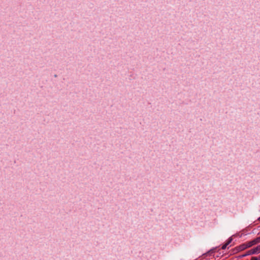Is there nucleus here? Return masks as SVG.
Returning a JSON list of instances; mask_svg holds the SVG:
<instances>
[{
  "label": "nucleus",
  "instance_id": "nucleus-1",
  "mask_svg": "<svg viewBox=\"0 0 260 260\" xmlns=\"http://www.w3.org/2000/svg\"><path fill=\"white\" fill-rule=\"evenodd\" d=\"M232 238H230L228 241L224 244H223L222 246V247L221 248L222 249H225L226 248L227 246L231 243L232 241Z\"/></svg>",
  "mask_w": 260,
  "mask_h": 260
},
{
  "label": "nucleus",
  "instance_id": "nucleus-2",
  "mask_svg": "<svg viewBox=\"0 0 260 260\" xmlns=\"http://www.w3.org/2000/svg\"><path fill=\"white\" fill-rule=\"evenodd\" d=\"M247 245L245 243H244L241 245H240L238 247V250H239V251H242V250H243L246 248H247Z\"/></svg>",
  "mask_w": 260,
  "mask_h": 260
},
{
  "label": "nucleus",
  "instance_id": "nucleus-3",
  "mask_svg": "<svg viewBox=\"0 0 260 260\" xmlns=\"http://www.w3.org/2000/svg\"><path fill=\"white\" fill-rule=\"evenodd\" d=\"M247 246L248 248L250 247L251 246L255 245V242H254V240L247 242L246 243Z\"/></svg>",
  "mask_w": 260,
  "mask_h": 260
},
{
  "label": "nucleus",
  "instance_id": "nucleus-4",
  "mask_svg": "<svg viewBox=\"0 0 260 260\" xmlns=\"http://www.w3.org/2000/svg\"><path fill=\"white\" fill-rule=\"evenodd\" d=\"M256 254V252H255L254 248L248 250L245 255H250V254Z\"/></svg>",
  "mask_w": 260,
  "mask_h": 260
},
{
  "label": "nucleus",
  "instance_id": "nucleus-5",
  "mask_svg": "<svg viewBox=\"0 0 260 260\" xmlns=\"http://www.w3.org/2000/svg\"><path fill=\"white\" fill-rule=\"evenodd\" d=\"M255 251L256 252V254H258L260 253V245L257 246V247L254 248Z\"/></svg>",
  "mask_w": 260,
  "mask_h": 260
},
{
  "label": "nucleus",
  "instance_id": "nucleus-6",
  "mask_svg": "<svg viewBox=\"0 0 260 260\" xmlns=\"http://www.w3.org/2000/svg\"><path fill=\"white\" fill-rule=\"evenodd\" d=\"M254 242H255V244L260 243V237H257L254 239Z\"/></svg>",
  "mask_w": 260,
  "mask_h": 260
},
{
  "label": "nucleus",
  "instance_id": "nucleus-7",
  "mask_svg": "<svg viewBox=\"0 0 260 260\" xmlns=\"http://www.w3.org/2000/svg\"><path fill=\"white\" fill-rule=\"evenodd\" d=\"M251 260H260V256L258 257H252Z\"/></svg>",
  "mask_w": 260,
  "mask_h": 260
},
{
  "label": "nucleus",
  "instance_id": "nucleus-8",
  "mask_svg": "<svg viewBox=\"0 0 260 260\" xmlns=\"http://www.w3.org/2000/svg\"><path fill=\"white\" fill-rule=\"evenodd\" d=\"M258 220L260 221V217L258 218Z\"/></svg>",
  "mask_w": 260,
  "mask_h": 260
}]
</instances>
